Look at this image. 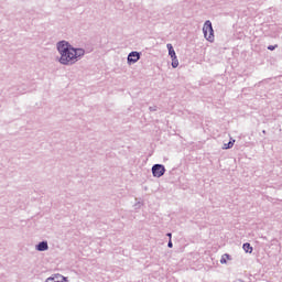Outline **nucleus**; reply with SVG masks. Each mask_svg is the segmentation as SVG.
<instances>
[{
	"label": "nucleus",
	"mask_w": 282,
	"mask_h": 282,
	"mask_svg": "<svg viewBox=\"0 0 282 282\" xmlns=\"http://www.w3.org/2000/svg\"><path fill=\"white\" fill-rule=\"evenodd\" d=\"M56 50L58 53L57 62L64 67H73L86 56V48L83 46H74L68 40H59L56 42Z\"/></svg>",
	"instance_id": "1"
},
{
	"label": "nucleus",
	"mask_w": 282,
	"mask_h": 282,
	"mask_svg": "<svg viewBox=\"0 0 282 282\" xmlns=\"http://www.w3.org/2000/svg\"><path fill=\"white\" fill-rule=\"evenodd\" d=\"M203 36L208 43H215V31L212 20H205L203 25Z\"/></svg>",
	"instance_id": "2"
},
{
	"label": "nucleus",
	"mask_w": 282,
	"mask_h": 282,
	"mask_svg": "<svg viewBox=\"0 0 282 282\" xmlns=\"http://www.w3.org/2000/svg\"><path fill=\"white\" fill-rule=\"evenodd\" d=\"M166 173V169L163 164H154L152 166V175L153 177H162Z\"/></svg>",
	"instance_id": "3"
},
{
	"label": "nucleus",
	"mask_w": 282,
	"mask_h": 282,
	"mask_svg": "<svg viewBox=\"0 0 282 282\" xmlns=\"http://www.w3.org/2000/svg\"><path fill=\"white\" fill-rule=\"evenodd\" d=\"M140 57V51H131L127 58L128 65H135V63H139Z\"/></svg>",
	"instance_id": "4"
},
{
	"label": "nucleus",
	"mask_w": 282,
	"mask_h": 282,
	"mask_svg": "<svg viewBox=\"0 0 282 282\" xmlns=\"http://www.w3.org/2000/svg\"><path fill=\"white\" fill-rule=\"evenodd\" d=\"M35 250H37V252H46L50 250L48 241H40V243L35 246Z\"/></svg>",
	"instance_id": "5"
},
{
	"label": "nucleus",
	"mask_w": 282,
	"mask_h": 282,
	"mask_svg": "<svg viewBox=\"0 0 282 282\" xmlns=\"http://www.w3.org/2000/svg\"><path fill=\"white\" fill-rule=\"evenodd\" d=\"M166 47L169 50V56L172 58V63H173L174 55H175V48H174L173 44H171V42H169L166 44Z\"/></svg>",
	"instance_id": "6"
},
{
	"label": "nucleus",
	"mask_w": 282,
	"mask_h": 282,
	"mask_svg": "<svg viewBox=\"0 0 282 282\" xmlns=\"http://www.w3.org/2000/svg\"><path fill=\"white\" fill-rule=\"evenodd\" d=\"M228 261H232L231 254H228V253L223 254V256H221V259H220V263H221L223 265H225V264L228 263Z\"/></svg>",
	"instance_id": "7"
},
{
	"label": "nucleus",
	"mask_w": 282,
	"mask_h": 282,
	"mask_svg": "<svg viewBox=\"0 0 282 282\" xmlns=\"http://www.w3.org/2000/svg\"><path fill=\"white\" fill-rule=\"evenodd\" d=\"M178 65H180V59H178V57H177L176 51H174V58H173V61H172V67H173V69H177Z\"/></svg>",
	"instance_id": "8"
},
{
	"label": "nucleus",
	"mask_w": 282,
	"mask_h": 282,
	"mask_svg": "<svg viewBox=\"0 0 282 282\" xmlns=\"http://www.w3.org/2000/svg\"><path fill=\"white\" fill-rule=\"evenodd\" d=\"M245 252H248L249 254H251L253 252V248L251 246V243H243L242 246Z\"/></svg>",
	"instance_id": "9"
},
{
	"label": "nucleus",
	"mask_w": 282,
	"mask_h": 282,
	"mask_svg": "<svg viewBox=\"0 0 282 282\" xmlns=\"http://www.w3.org/2000/svg\"><path fill=\"white\" fill-rule=\"evenodd\" d=\"M235 142H236V140L231 139L230 142H228L227 144H224L223 149L224 150L232 149Z\"/></svg>",
	"instance_id": "10"
},
{
	"label": "nucleus",
	"mask_w": 282,
	"mask_h": 282,
	"mask_svg": "<svg viewBox=\"0 0 282 282\" xmlns=\"http://www.w3.org/2000/svg\"><path fill=\"white\" fill-rule=\"evenodd\" d=\"M46 282H64V281H55L53 276H48V279H46Z\"/></svg>",
	"instance_id": "11"
},
{
	"label": "nucleus",
	"mask_w": 282,
	"mask_h": 282,
	"mask_svg": "<svg viewBox=\"0 0 282 282\" xmlns=\"http://www.w3.org/2000/svg\"><path fill=\"white\" fill-rule=\"evenodd\" d=\"M268 50H270V52H274L275 46H273V44H270V45L268 46Z\"/></svg>",
	"instance_id": "12"
},
{
	"label": "nucleus",
	"mask_w": 282,
	"mask_h": 282,
	"mask_svg": "<svg viewBox=\"0 0 282 282\" xmlns=\"http://www.w3.org/2000/svg\"><path fill=\"white\" fill-rule=\"evenodd\" d=\"M167 246H169V248H173V241H172V239H170Z\"/></svg>",
	"instance_id": "13"
},
{
	"label": "nucleus",
	"mask_w": 282,
	"mask_h": 282,
	"mask_svg": "<svg viewBox=\"0 0 282 282\" xmlns=\"http://www.w3.org/2000/svg\"><path fill=\"white\" fill-rule=\"evenodd\" d=\"M235 282H246L242 279H237Z\"/></svg>",
	"instance_id": "14"
},
{
	"label": "nucleus",
	"mask_w": 282,
	"mask_h": 282,
	"mask_svg": "<svg viewBox=\"0 0 282 282\" xmlns=\"http://www.w3.org/2000/svg\"><path fill=\"white\" fill-rule=\"evenodd\" d=\"M167 237H170V239H172V234H171V232H167Z\"/></svg>",
	"instance_id": "15"
},
{
	"label": "nucleus",
	"mask_w": 282,
	"mask_h": 282,
	"mask_svg": "<svg viewBox=\"0 0 282 282\" xmlns=\"http://www.w3.org/2000/svg\"><path fill=\"white\" fill-rule=\"evenodd\" d=\"M150 110L153 111V108L150 107Z\"/></svg>",
	"instance_id": "16"
},
{
	"label": "nucleus",
	"mask_w": 282,
	"mask_h": 282,
	"mask_svg": "<svg viewBox=\"0 0 282 282\" xmlns=\"http://www.w3.org/2000/svg\"><path fill=\"white\" fill-rule=\"evenodd\" d=\"M267 133V131H263V134H265Z\"/></svg>",
	"instance_id": "17"
}]
</instances>
